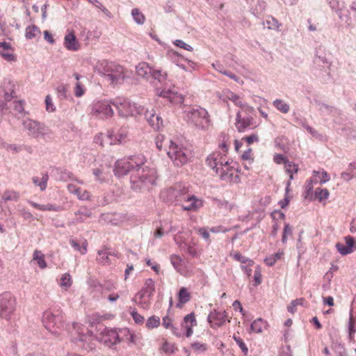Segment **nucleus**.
<instances>
[{"label":"nucleus","instance_id":"f257e3e1","mask_svg":"<svg viewBox=\"0 0 356 356\" xmlns=\"http://www.w3.org/2000/svg\"><path fill=\"white\" fill-rule=\"evenodd\" d=\"M157 173L154 168L140 164L134 169L130 176L131 188L135 192H145L149 191L152 186L156 184Z\"/></svg>","mask_w":356,"mask_h":356},{"label":"nucleus","instance_id":"f03ea898","mask_svg":"<svg viewBox=\"0 0 356 356\" xmlns=\"http://www.w3.org/2000/svg\"><path fill=\"white\" fill-rule=\"evenodd\" d=\"M95 68L98 74L103 76L113 86L122 84L127 77L124 67L114 62L106 60L99 61Z\"/></svg>","mask_w":356,"mask_h":356},{"label":"nucleus","instance_id":"7ed1b4c3","mask_svg":"<svg viewBox=\"0 0 356 356\" xmlns=\"http://www.w3.org/2000/svg\"><path fill=\"white\" fill-rule=\"evenodd\" d=\"M187 123L201 130H206L210 125V116L207 111L200 106L189 107L184 111Z\"/></svg>","mask_w":356,"mask_h":356},{"label":"nucleus","instance_id":"20e7f679","mask_svg":"<svg viewBox=\"0 0 356 356\" xmlns=\"http://www.w3.org/2000/svg\"><path fill=\"white\" fill-rule=\"evenodd\" d=\"M145 158L133 156L129 159L118 160L115 164L113 172L115 176L120 177L127 174L130 175L134 172V169L138 168L140 164H144Z\"/></svg>","mask_w":356,"mask_h":356},{"label":"nucleus","instance_id":"39448f33","mask_svg":"<svg viewBox=\"0 0 356 356\" xmlns=\"http://www.w3.org/2000/svg\"><path fill=\"white\" fill-rule=\"evenodd\" d=\"M188 193V188L181 183H177L172 187L163 190L160 197L166 203L178 204L186 200Z\"/></svg>","mask_w":356,"mask_h":356},{"label":"nucleus","instance_id":"423d86ee","mask_svg":"<svg viewBox=\"0 0 356 356\" xmlns=\"http://www.w3.org/2000/svg\"><path fill=\"white\" fill-rule=\"evenodd\" d=\"M168 155L177 166H183L193 156L191 151L170 140Z\"/></svg>","mask_w":356,"mask_h":356},{"label":"nucleus","instance_id":"0eeeda50","mask_svg":"<svg viewBox=\"0 0 356 356\" xmlns=\"http://www.w3.org/2000/svg\"><path fill=\"white\" fill-rule=\"evenodd\" d=\"M42 323L45 328L54 334H58L59 330L63 327L64 317L58 311L53 313L50 310H47L43 313Z\"/></svg>","mask_w":356,"mask_h":356},{"label":"nucleus","instance_id":"6e6552de","mask_svg":"<svg viewBox=\"0 0 356 356\" xmlns=\"http://www.w3.org/2000/svg\"><path fill=\"white\" fill-rule=\"evenodd\" d=\"M23 126L29 131V135L34 138L46 140L50 138V130L44 124L28 119L23 122Z\"/></svg>","mask_w":356,"mask_h":356},{"label":"nucleus","instance_id":"1a4fd4ad","mask_svg":"<svg viewBox=\"0 0 356 356\" xmlns=\"http://www.w3.org/2000/svg\"><path fill=\"white\" fill-rule=\"evenodd\" d=\"M112 104L116 108L120 117L127 118L140 113L139 108L135 103L128 99L118 97L112 101Z\"/></svg>","mask_w":356,"mask_h":356},{"label":"nucleus","instance_id":"9d476101","mask_svg":"<svg viewBox=\"0 0 356 356\" xmlns=\"http://www.w3.org/2000/svg\"><path fill=\"white\" fill-rule=\"evenodd\" d=\"M225 161H227L225 155H222L220 152L211 154L206 160L207 164L214 170L216 174L219 175L222 180L227 179L228 177V172L223 168Z\"/></svg>","mask_w":356,"mask_h":356},{"label":"nucleus","instance_id":"9b49d317","mask_svg":"<svg viewBox=\"0 0 356 356\" xmlns=\"http://www.w3.org/2000/svg\"><path fill=\"white\" fill-rule=\"evenodd\" d=\"M15 310V299L10 292L0 294V318L8 320Z\"/></svg>","mask_w":356,"mask_h":356},{"label":"nucleus","instance_id":"f8f14e48","mask_svg":"<svg viewBox=\"0 0 356 356\" xmlns=\"http://www.w3.org/2000/svg\"><path fill=\"white\" fill-rule=\"evenodd\" d=\"M112 101L101 100L92 106V113L101 118L112 117L113 111L111 108Z\"/></svg>","mask_w":356,"mask_h":356},{"label":"nucleus","instance_id":"ddd939ff","mask_svg":"<svg viewBox=\"0 0 356 356\" xmlns=\"http://www.w3.org/2000/svg\"><path fill=\"white\" fill-rule=\"evenodd\" d=\"M99 340L106 346L113 348L120 341L118 332L108 327H105L102 332Z\"/></svg>","mask_w":356,"mask_h":356},{"label":"nucleus","instance_id":"4468645a","mask_svg":"<svg viewBox=\"0 0 356 356\" xmlns=\"http://www.w3.org/2000/svg\"><path fill=\"white\" fill-rule=\"evenodd\" d=\"M314 64L315 65V68H318L320 70L324 68L325 65L327 68L330 66V63L326 58L325 49L322 46H319L316 48Z\"/></svg>","mask_w":356,"mask_h":356},{"label":"nucleus","instance_id":"2eb2a0df","mask_svg":"<svg viewBox=\"0 0 356 356\" xmlns=\"http://www.w3.org/2000/svg\"><path fill=\"white\" fill-rule=\"evenodd\" d=\"M345 241L346 245L340 242L337 243L335 245L337 251L341 255H347L356 250V243L353 237L347 236L345 237Z\"/></svg>","mask_w":356,"mask_h":356},{"label":"nucleus","instance_id":"dca6fc26","mask_svg":"<svg viewBox=\"0 0 356 356\" xmlns=\"http://www.w3.org/2000/svg\"><path fill=\"white\" fill-rule=\"evenodd\" d=\"M227 317V312L224 311L222 313L213 310L211 312L207 317V321L211 323V326L213 328L222 326Z\"/></svg>","mask_w":356,"mask_h":356},{"label":"nucleus","instance_id":"f3484780","mask_svg":"<svg viewBox=\"0 0 356 356\" xmlns=\"http://www.w3.org/2000/svg\"><path fill=\"white\" fill-rule=\"evenodd\" d=\"M235 125L238 131L241 133L244 132L248 128L256 127L253 118L251 116L242 117L240 111L236 113Z\"/></svg>","mask_w":356,"mask_h":356},{"label":"nucleus","instance_id":"a211bd4d","mask_svg":"<svg viewBox=\"0 0 356 356\" xmlns=\"http://www.w3.org/2000/svg\"><path fill=\"white\" fill-rule=\"evenodd\" d=\"M15 85L9 79H5L1 86V90L3 92V97L6 102H10L16 97Z\"/></svg>","mask_w":356,"mask_h":356},{"label":"nucleus","instance_id":"6ab92c4d","mask_svg":"<svg viewBox=\"0 0 356 356\" xmlns=\"http://www.w3.org/2000/svg\"><path fill=\"white\" fill-rule=\"evenodd\" d=\"M145 118L149 124L156 131L160 129L163 127V120L159 114H156L152 109L151 111H146L145 113Z\"/></svg>","mask_w":356,"mask_h":356},{"label":"nucleus","instance_id":"aec40b11","mask_svg":"<svg viewBox=\"0 0 356 356\" xmlns=\"http://www.w3.org/2000/svg\"><path fill=\"white\" fill-rule=\"evenodd\" d=\"M186 204L181 205L184 211H195L202 206L201 200L197 199L195 195H191L188 193L184 200Z\"/></svg>","mask_w":356,"mask_h":356},{"label":"nucleus","instance_id":"412c9836","mask_svg":"<svg viewBox=\"0 0 356 356\" xmlns=\"http://www.w3.org/2000/svg\"><path fill=\"white\" fill-rule=\"evenodd\" d=\"M127 137V132L125 130L120 129L116 134L113 131H108L105 138L108 139L110 145H115L117 143H122L125 141Z\"/></svg>","mask_w":356,"mask_h":356},{"label":"nucleus","instance_id":"4be33fe9","mask_svg":"<svg viewBox=\"0 0 356 356\" xmlns=\"http://www.w3.org/2000/svg\"><path fill=\"white\" fill-rule=\"evenodd\" d=\"M160 96L164 98H167L172 103H182L184 102V97L181 95H179L177 92L173 90L172 89H165L164 88L161 90L160 93Z\"/></svg>","mask_w":356,"mask_h":356},{"label":"nucleus","instance_id":"5701e85b","mask_svg":"<svg viewBox=\"0 0 356 356\" xmlns=\"http://www.w3.org/2000/svg\"><path fill=\"white\" fill-rule=\"evenodd\" d=\"M64 46L70 51H77L79 49V43L74 33L70 32L65 35L64 38Z\"/></svg>","mask_w":356,"mask_h":356},{"label":"nucleus","instance_id":"b1692460","mask_svg":"<svg viewBox=\"0 0 356 356\" xmlns=\"http://www.w3.org/2000/svg\"><path fill=\"white\" fill-rule=\"evenodd\" d=\"M154 291L155 282L152 279L149 278L146 280L144 288L136 296H139L140 299H143L146 295L150 298Z\"/></svg>","mask_w":356,"mask_h":356},{"label":"nucleus","instance_id":"393cba45","mask_svg":"<svg viewBox=\"0 0 356 356\" xmlns=\"http://www.w3.org/2000/svg\"><path fill=\"white\" fill-rule=\"evenodd\" d=\"M152 67L147 63H140L136 67V70L138 76L150 80V75L152 72Z\"/></svg>","mask_w":356,"mask_h":356},{"label":"nucleus","instance_id":"a878e982","mask_svg":"<svg viewBox=\"0 0 356 356\" xmlns=\"http://www.w3.org/2000/svg\"><path fill=\"white\" fill-rule=\"evenodd\" d=\"M29 202L34 208L39 209L40 211H60L63 210V207L60 205L53 204H40L33 201H29Z\"/></svg>","mask_w":356,"mask_h":356},{"label":"nucleus","instance_id":"bb28decb","mask_svg":"<svg viewBox=\"0 0 356 356\" xmlns=\"http://www.w3.org/2000/svg\"><path fill=\"white\" fill-rule=\"evenodd\" d=\"M191 299V295L185 287H181L178 292V302L176 305L177 308H182L184 305Z\"/></svg>","mask_w":356,"mask_h":356},{"label":"nucleus","instance_id":"cd10ccee","mask_svg":"<svg viewBox=\"0 0 356 356\" xmlns=\"http://www.w3.org/2000/svg\"><path fill=\"white\" fill-rule=\"evenodd\" d=\"M167 73L161 70H156L154 68H152L150 80L149 81L152 82L154 81H157L159 83H163L167 79Z\"/></svg>","mask_w":356,"mask_h":356},{"label":"nucleus","instance_id":"c85d7f7f","mask_svg":"<svg viewBox=\"0 0 356 356\" xmlns=\"http://www.w3.org/2000/svg\"><path fill=\"white\" fill-rule=\"evenodd\" d=\"M49 179V175L47 172L42 174V178L40 179L38 177H33L32 178L33 184L39 186L42 191H44L47 186V181Z\"/></svg>","mask_w":356,"mask_h":356},{"label":"nucleus","instance_id":"c756f323","mask_svg":"<svg viewBox=\"0 0 356 356\" xmlns=\"http://www.w3.org/2000/svg\"><path fill=\"white\" fill-rule=\"evenodd\" d=\"M70 244L76 251H79L81 254H85L87 252L88 243L84 240L81 245L74 238L70 239Z\"/></svg>","mask_w":356,"mask_h":356},{"label":"nucleus","instance_id":"7c9ffc66","mask_svg":"<svg viewBox=\"0 0 356 356\" xmlns=\"http://www.w3.org/2000/svg\"><path fill=\"white\" fill-rule=\"evenodd\" d=\"M74 215L75 222L80 223L83 222L86 218L90 217L91 216V212L86 209H79L78 211L75 212Z\"/></svg>","mask_w":356,"mask_h":356},{"label":"nucleus","instance_id":"2f4dec72","mask_svg":"<svg viewBox=\"0 0 356 356\" xmlns=\"http://www.w3.org/2000/svg\"><path fill=\"white\" fill-rule=\"evenodd\" d=\"M273 105L282 113H287L290 110L289 104L280 99L274 100Z\"/></svg>","mask_w":356,"mask_h":356},{"label":"nucleus","instance_id":"473e14b6","mask_svg":"<svg viewBox=\"0 0 356 356\" xmlns=\"http://www.w3.org/2000/svg\"><path fill=\"white\" fill-rule=\"evenodd\" d=\"M131 15L136 24L143 25L145 23V17L138 8H134L131 10Z\"/></svg>","mask_w":356,"mask_h":356},{"label":"nucleus","instance_id":"72a5a7b5","mask_svg":"<svg viewBox=\"0 0 356 356\" xmlns=\"http://www.w3.org/2000/svg\"><path fill=\"white\" fill-rule=\"evenodd\" d=\"M227 98L230 101L234 102L235 104V105H236L241 108H244V107L247 106L248 111H253L252 107L248 106L245 104L242 103V102L240 101V99H239V97L233 92H229V94L227 95Z\"/></svg>","mask_w":356,"mask_h":356},{"label":"nucleus","instance_id":"f704fd0d","mask_svg":"<svg viewBox=\"0 0 356 356\" xmlns=\"http://www.w3.org/2000/svg\"><path fill=\"white\" fill-rule=\"evenodd\" d=\"M265 325L264 321L259 318L254 320L250 325V330L256 333H260L262 332V329Z\"/></svg>","mask_w":356,"mask_h":356},{"label":"nucleus","instance_id":"c9c22d12","mask_svg":"<svg viewBox=\"0 0 356 356\" xmlns=\"http://www.w3.org/2000/svg\"><path fill=\"white\" fill-rule=\"evenodd\" d=\"M356 332V329L355 327V321L353 318V315L352 313V310L350 312V317L348 321V339L350 341H352L354 339L355 333Z\"/></svg>","mask_w":356,"mask_h":356},{"label":"nucleus","instance_id":"e433bc0d","mask_svg":"<svg viewBox=\"0 0 356 356\" xmlns=\"http://www.w3.org/2000/svg\"><path fill=\"white\" fill-rule=\"evenodd\" d=\"M264 25H266L268 29L277 30L280 26V24L275 18L270 16L267 17L265 22H264Z\"/></svg>","mask_w":356,"mask_h":356},{"label":"nucleus","instance_id":"4c0bfd02","mask_svg":"<svg viewBox=\"0 0 356 356\" xmlns=\"http://www.w3.org/2000/svg\"><path fill=\"white\" fill-rule=\"evenodd\" d=\"M327 3L329 4L330 8L335 11L339 19H343V15L341 13V9L339 8V0H326Z\"/></svg>","mask_w":356,"mask_h":356},{"label":"nucleus","instance_id":"58836bf2","mask_svg":"<svg viewBox=\"0 0 356 356\" xmlns=\"http://www.w3.org/2000/svg\"><path fill=\"white\" fill-rule=\"evenodd\" d=\"M98 255L99 257H97V261L99 263L104 265L110 263V259L108 257V255H111V253L108 252L105 250H102L98 251Z\"/></svg>","mask_w":356,"mask_h":356},{"label":"nucleus","instance_id":"ea45409f","mask_svg":"<svg viewBox=\"0 0 356 356\" xmlns=\"http://www.w3.org/2000/svg\"><path fill=\"white\" fill-rule=\"evenodd\" d=\"M38 33H40V29L35 25L29 26L26 29V38L28 39H33Z\"/></svg>","mask_w":356,"mask_h":356},{"label":"nucleus","instance_id":"a19ab883","mask_svg":"<svg viewBox=\"0 0 356 356\" xmlns=\"http://www.w3.org/2000/svg\"><path fill=\"white\" fill-rule=\"evenodd\" d=\"M33 259L37 261L38 266L41 268H44L47 266L46 261L44 259V254L38 250H35L33 253Z\"/></svg>","mask_w":356,"mask_h":356},{"label":"nucleus","instance_id":"79ce46f5","mask_svg":"<svg viewBox=\"0 0 356 356\" xmlns=\"http://www.w3.org/2000/svg\"><path fill=\"white\" fill-rule=\"evenodd\" d=\"M329 191L326 188H317L315 191V197L320 202L326 200L329 196Z\"/></svg>","mask_w":356,"mask_h":356},{"label":"nucleus","instance_id":"37998d69","mask_svg":"<svg viewBox=\"0 0 356 356\" xmlns=\"http://www.w3.org/2000/svg\"><path fill=\"white\" fill-rule=\"evenodd\" d=\"M19 193L14 191H6L4 192L2 198L5 201H17L19 199Z\"/></svg>","mask_w":356,"mask_h":356},{"label":"nucleus","instance_id":"c03bdc74","mask_svg":"<svg viewBox=\"0 0 356 356\" xmlns=\"http://www.w3.org/2000/svg\"><path fill=\"white\" fill-rule=\"evenodd\" d=\"M160 325V318L158 316H150L147 322H146V327L148 329H153L155 327H159Z\"/></svg>","mask_w":356,"mask_h":356},{"label":"nucleus","instance_id":"a18cd8bd","mask_svg":"<svg viewBox=\"0 0 356 356\" xmlns=\"http://www.w3.org/2000/svg\"><path fill=\"white\" fill-rule=\"evenodd\" d=\"M197 234L208 243H211L209 230L207 227H200L197 229Z\"/></svg>","mask_w":356,"mask_h":356},{"label":"nucleus","instance_id":"49530a36","mask_svg":"<svg viewBox=\"0 0 356 356\" xmlns=\"http://www.w3.org/2000/svg\"><path fill=\"white\" fill-rule=\"evenodd\" d=\"M304 302L303 298H298L293 300L291 304L287 307V310L291 314H294L296 312V307L299 305H302Z\"/></svg>","mask_w":356,"mask_h":356},{"label":"nucleus","instance_id":"de8ad7c7","mask_svg":"<svg viewBox=\"0 0 356 356\" xmlns=\"http://www.w3.org/2000/svg\"><path fill=\"white\" fill-rule=\"evenodd\" d=\"M316 104H317V106H318V108L320 111H323V110H325L327 111H328L329 113H338L339 111L332 106H330L328 104H326L325 103H322V102H320L318 101H316Z\"/></svg>","mask_w":356,"mask_h":356},{"label":"nucleus","instance_id":"09e8293b","mask_svg":"<svg viewBox=\"0 0 356 356\" xmlns=\"http://www.w3.org/2000/svg\"><path fill=\"white\" fill-rule=\"evenodd\" d=\"M72 283V277L69 273H65L60 279V286L68 288Z\"/></svg>","mask_w":356,"mask_h":356},{"label":"nucleus","instance_id":"8fccbe9b","mask_svg":"<svg viewBox=\"0 0 356 356\" xmlns=\"http://www.w3.org/2000/svg\"><path fill=\"white\" fill-rule=\"evenodd\" d=\"M233 257L236 261L242 264L248 263L250 266H252L254 264V261L252 260H250L249 259V258L242 255L240 252H236Z\"/></svg>","mask_w":356,"mask_h":356},{"label":"nucleus","instance_id":"3c124183","mask_svg":"<svg viewBox=\"0 0 356 356\" xmlns=\"http://www.w3.org/2000/svg\"><path fill=\"white\" fill-rule=\"evenodd\" d=\"M292 235V229L289 224H286L284 227L282 233V242L286 243L287 241V236Z\"/></svg>","mask_w":356,"mask_h":356},{"label":"nucleus","instance_id":"603ef678","mask_svg":"<svg viewBox=\"0 0 356 356\" xmlns=\"http://www.w3.org/2000/svg\"><path fill=\"white\" fill-rule=\"evenodd\" d=\"M57 95L60 99L67 97V88L64 84H60L56 88Z\"/></svg>","mask_w":356,"mask_h":356},{"label":"nucleus","instance_id":"864d4df0","mask_svg":"<svg viewBox=\"0 0 356 356\" xmlns=\"http://www.w3.org/2000/svg\"><path fill=\"white\" fill-rule=\"evenodd\" d=\"M182 321H184L185 324L188 323L195 326L197 324L194 312H191L185 316Z\"/></svg>","mask_w":356,"mask_h":356},{"label":"nucleus","instance_id":"5fc2aeb1","mask_svg":"<svg viewBox=\"0 0 356 356\" xmlns=\"http://www.w3.org/2000/svg\"><path fill=\"white\" fill-rule=\"evenodd\" d=\"M233 338H234V341H236V343H237V345L241 349L243 354L245 355H247L248 353V348L247 346L245 345V343L243 342V341L240 337H236V336H234Z\"/></svg>","mask_w":356,"mask_h":356},{"label":"nucleus","instance_id":"6e6d98bb","mask_svg":"<svg viewBox=\"0 0 356 356\" xmlns=\"http://www.w3.org/2000/svg\"><path fill=\"white\" fill-rule=\"evenodd\" d=\"M195 325H192L191 324L188 323H186L185 324L184 321H182L181 323V329H184V330H186L185 335L188 338L190 337L193 334V327Z\"/></svg>","mask_w":356,"mask_h":356},{"label":"nucleus","instance_id":"4d7b16f0","mask_svg":"<svg viewBox=\"0 0 356 356\" xmlns=\"http://www.w3.org/2000/svg\"><path fill=\"white\" fill-rule=\"evenodd\" d=\"M176 229L175 227H173L172 226H170V228L166 230V231H164L163 230V228L162 227H159L154 232V236L156 238H161L162 237L165 233H169L170 232H174L175 231Z\"/></svg>","mask_w":356,"mask_h":356},{"label":"nucleus","instance_id":"13d9d810","mask_svg":"<svg viewBox=\"0 0 356 356\" xmlns=\"http://www.w3.org/2000/svg\"><path fill=\"white\" fill-rule=\"evenodd\" d=\"M90 1L95 4L107 17L109 18L112 17L111 13L97 0H91Z\"/></svg>","mask_w":356,"mask_h":356},{"label":"nucleus","instance_id":"bf43d9fd","mask_svg":"<svg viewBox=\"0 0 356 356\" xmlns=\"http://www.w3.org/2000/svg\"><path fill=\"white\" fill-rule=\"evenodd\" d=\"M85 88L83 85L80 82H77L74 88V95L76 97H80L83 96L85 93Z\"/></svg>","mask_w":356,"mask_h":356},{"label":"nucleus","instance_id":"052dcab7","mask_svg":"<svg viewBox=\"0 0 356 356\" xmlns=\"http://www.w3.org/2000/svg\"><path fill=\"white\" fill-rule=\"evenodd\" d=\"M131 315L133 317L134 321L137 324H143L145 321V318L143 316L140 315L137 311L134 309L131 312Z\"/></svg>","mask_w":356,"mask_h":356},{"label":"nucleus","instance_id":"680f3d73","mask_svg":"<svg viewBox=\"0 0 356 356\" xmlns=\"http://www.w3.org/2000/svg\"><path fill=\"white\" fill-rule=\"evenodd\" d=\"M290 184H291V181H288L287 186L286 187V196L283 200H281L279 202V205L280 206V207L282 209H284L289 203V199L287 196V193L289 192V187Z\"/></svg>","mask_w":356,"mask_h":356},{"label":"nucleus","instance_id":"e2e57ef3","mask_svg":"<svg viewBox=\"0 0 356 356\" xmlns=\"http://www.w3.org/2000/svg\"><path fill=\"white\" fill-rule=\"evenodd\" d=\"M105 136H106V135H104L103 134L96 136L95 138V142L104 147L105 143H109L108 139H106Z\"/></svg>","mask_w":356,"mask_h":356},{"label":"nucleus","instance_id":"0e129e2a","mask_svg":"<svg viewBox=\"0 0 356 356\" xmlns=\"http://www.w3.org/2000/svg\"><path fill=\"white\" fill-rule=\"evenodd\" d=\"M174 44L176 46H177V47H180V48L184 49L186 50H188V51H193V47L191 45H189V44H186V42H184L181 40H176L174 42Z\"/></svg>","mask_w":356,"mask_h":356},{"label":"nucleus","instance_id":"69168bd1","mask_svg":"<svg viewBox=\"0 0 356 356\" xmlns=\"http://www.w3.org/2000/svg\"><path fill=\"white\" fill-rule=\"evenodd\" d=\"M181 259L180 258V257L177 256V255H175V254H172L171 257H170V261H171V264L173 266V267L175 268V269H177L179 266L181 264Z\"/></svg>","mask_w":356,"mask_h":356},{"label":"nucleus","instance_id":"338daca9","mask_svg":"<svg viewBox=\"0 0 356 356\" xmlns=\"http://www.w3.org/2000/svg\"><path fill=\"white\" fill-rule=\"evenodd\" d=\"M13 108L19 113H22L24 111L23 102L21 100L13 102Z\"/></svg>","mask_w":356,"mask_h":356},{"label":"nucleus","instance_id":"774afa93","mask_svg":"<svg viewBox=\"0 0 356 356\" xmlns=\"http://www.w3.org/2000/svg\"><path fill=\"white\" fill-rule=\"evenodd\" d=\"M288 159L282 154H276L273 157V161L275 163L281 164L284 163L287 161Z\"/></svg>","mask_w":356,"mask_h":356}]
</instances>
